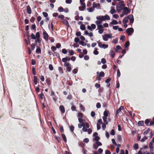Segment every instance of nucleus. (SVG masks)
Instances as JSON below:
<instances>
[{
	"label": "nucleus",
	"instance_id": "obj_7",
	"mask_svg": "<svg viewBox=\"0 0 154 154\" xmlns=\"http://www.w3.org/2000/svg\"><path fill=\"white\" fill-rule=\"evenodd\" d=\"M149 147L150 148V153H153V149L154 147L153 146L152 143V142H150L149 143Z\"/></svg>",
	"mask_w": 154,
	"mask_h": 154
},
{
	"label": "nucleus",
	"instance_id": "obj_10",
	"mask_svg": "<svg viewBox=\"0 0 154 154\" xmlns=\"http://www.w3.org/2000/svg\"><path fill=\"white\" fill-rule=\"evenodd\" d=\"M59 109L61 111L62 114L64 113L65 112V109L63 105H60L59 106Z\"/></svg>",
	"mask_w": 154,
	"mask_h": 154
},
{
	"label": "nucleus",
	"instance_id": "obj_1",
	"mask_svg": "<svg viewBox=\"0 0 154 154\" xmlns=\"http://www.w3.org/2000/svg\"><path fill=\"white\" fill-rule=\"evenodd\" d=\"M124 109V106H121L120 107L116 110V116H119V115L121 114H123V113L122 111V109Z\"/></svg>",
	"mask_w": 154,
	"mask_h": 154
},
{
	"label": "nucleus",
	"instance_id": "obj_16",
	"mask_svg": "<svg viewBox=\"0 0 154 154\" xmlns=\"http://www.w3.org/2000/svg\"><path fill=\"white\" fill-rule=\"evenodd\" d=\"M36 52L37 54H39L41 53V49L38 46L37 47Z\"/></svg>",
	"mask_w": 154,
	"mask_h": 154
},
{
	"label": "nucleus",
	"instance_id": "obj_44",
	"mask_svg": "<svg viewBox=\"0 0 154 154\" xmlns=\"http://www.w3.org/2000/svg\"><path fill=\"white\" fill-rule=\"evenodd\" d=\"M69 128L70 130L72 132H73L74 129V127L73 125H72L71 126H69Z\"/></svg>",
	"mask_w": 154,
	"mask_h": 154
},
{
	"label": "nucleus",
	"instance_id": "obj_48",
	"mask_svg": "<svg viewBox=\"0 0 154 154\" xmlns=\"http://www.w3.org/2000/svg\"><path fill=\"white\" fill-rule=\"evenodd\" d=\"M52 98L54 100L56 101L57 100V97L56 96L55 94L54 95L52 96Z\"/></svg>",
	"mask_w": 154,
	"mask_h": 154
},
{
	"label": "nucleus",
	"instance_id": "obj_64",
	"mask_svg": "<svg viewBox=\"0 0 154 154\" xmlns=\"http://www.w3.org/2000/svg\"><path fill=\"white\" fill-rule=\"evenodd\" d=\"M101 62L102 63L104 64L106 63V59L105 58H102L101 59Z\"/></svg>",
	"mask_w": 154,
	"mask_h": 154
},
{
	"label": "nucleus",
	"instance_id": "obj_15",
	"mask_svg": "<svg viewBox=\"0 0 154 154\" xmlns=\"http://www.w3.org/2000/svg\"><path fill=\"white\" fill-rule=\"evenodd\" d=\"M110 57H112V58H114L115 55L114 51L112 50H111L110 51Z\"/></svg>",
	"mask_w": 154,
	"mask_h": 154
},
{
	"label": "nucleus",
	"instance_id": "obj_27",
	"mask_svg": "<svg viewBox=\"0 0 154 154\" xmlns=\"http://www.w3.org/2000/svg\"><path fill=\"white\" fill-rule=\"evenodd\" d=\"M80 29L82 30H84L85 29V25L82 24L80 26Z\"/></svg>",
	"mask_w": 154,
	"mask_h": 154
},
{
	"label": "nucleus",
	"instance_id": "obj_59",
	"mask_svg": "<svg viewBox=\"0 0 154 154\" xmlns=\"http://www.w3.org/2000/svg\"><path fill=\"white\" fill-rule=\"evenodd\" d=\"M35 20V18L33 17H32L30 19V21L31 22L33 23L34 22Z\"/></svg>",
	"mask_w": 154,
	"mask_h": 154
},
{
	"label": "nucleus",
	"instance_id": "obj_13",
	"mask_svg": "<svg viewBox=\"0 0 154 154\" xmlns=\"http://www.w3.org/2000/svg\"><path fill=\"white\" fill-rule=\"evenodd\" d=\"M97 74L98 76H99L101 77H103L104 75V73L103 72H101L100 73L99 72H97Z\"/></svg>",
	"mask_w": 154,
	"mask_h": 154
},
{
	"label": "nucleus",
	"instance_id": "obj_28",
	"mask_svg": "<svg viewBox=\"0 0 154 154\" xmlns=\"http://www.w3.org/2000/svg\"><path fill=\"white\" fill-rule=\"evenodd\" d=\"M77 117L79 118H83V115L82 113L79 112L78 113Z\"/></svg>",
	"mask_w": 154,
	"mask_h": 154
},
{
	"label": "nucleus",
	"instance_id": "obj_38",
	"mask_svg": "<svg viewBox=\"0 0 154 154\" xmlns=\"http://www.w3.org/2000/svg\"><path fill=\"white\" fill-rule=\"evenodd\" d=\"M118 22L116 20H114L112 21L111 23L112 24H118Z\"/></svg>",
	"mask_w": 154,
	"mask_h": 154
},
{
	"label": "nucleus",
	"instance_id": "obj_62",
	"mask_svg": "<svg viewBox=\"0 0 154 154\" xmlns=\"http://www.w3.org/2000/svg\"><path fill=\"white\" fill-rule=\"evenodd\" d=\"M61 45L60 43H57L56 45V47L57 48H59L61 47Z\"/></svg>",
	"mask_w": 154,
	"mask_h": 154
},
{
	"label": "nucleus",
	"instance_id": "obj_18",
	"mask_svg": "<svg viewBox=\"0 0 154 154\" xmlns=\"http://www.w3.org/2000/svg\"><path fill=\"white\" fill-rule=\"evenodd\" d=\"M150 122V119H147L145 120V123L147 126H149Z\"/></svg>",
	"mask_w": 154,
	"mask_h": 154
},
{
	"label": "nucleus",
	"instance_id": "obj_4",
	"mask_svg": "<svg viewBox=\"0 0 154 154\" xmlns=\"http://www.w3.org/2000/svg\"><path fill=\"white\" fill-rule=\"evenodd\" d=\"M64 66L66 67V69L68 72H70L71 71L72 68L71 67V65L70 63H66Z\"/></svg>",
	"mask_w": 154,
	"mask_h": 154
},
{
	"label": "nucleus",
	"instance_id": "obj_12",
	"mask_svg": "<svg viewBox=\"0 0 154 154\" xmlns=\"http://www.w3.org/2000/svg\"><path fill=\"white\" fill-rule=\"evenodd\" d=\"M109 114V111L108 110H105L104 112V116L103 117L107 118Z\"/></svg>",
	"mask_w": 154,
	"mask_h": 154
},
{
	"label": "nucleus",
	"instance_id": "obj_37",
	"mask_svg": "<svg viewBox=\"0 0 154 154\" xmlns=\"http://www.w3.org/2000/svg\"><path fill=\"white\" fill-rule=\"evenodd\" d=\"M79 38L75 37L74 39V42L76 43H78V42H79Z\"/></svg>",
	"mask_w": 154,
	"mask_h": 154
},
{
	"label": "nucleus",
	"instance_id": "obj_20",
	"mask_svg": "<svg viewBox=\"0 0 154 154\" xmlns=\"http://www.w3.org/2000/svg\"><path fill=\"white\" fill-rule=\"evenodd\" d=\"M34 83L35 85H36L38 83V80L37 77L36 76H34L33 77ZM39 80V79H38Z\"/></svg>",
	"mask_w": 154,
	"mask_h": 154
},
{
	"label": "nucleus",
	"instance_id": "obj_42",
	"mask_svg": "<svg viewBox=\"0 0 154 154\" xmlns=\"http://www.w3.org/2000/svg\"><path fill=\"white\" fill-rule=\"evenodd\" d=\"M79 105V107L83 111H84L85 109V107H84L82 105V104L81 103H80Z\"/></svg>",
	"mask_w": 154,
	"mask_h": 154
},
{
	"label": "nucleus",
	"instance_id": "obj_53",
	"mask_svg": "<svg viewBox=\"0 0 154 154\" xmlns=\"http://www.w3.org/2000/svg\"><path fill=\"white\" fill-rule=\"evenodd\" d=\"M96 143L98 146H100L102 145V143L98 141L96 142Z\"/></svg>",
	"mask_w": 154,
	"mask_h": 154
},
{
	"label": "nucleus",
	"instance_id": "obj_63",
	"mask_svg": "<svg viewBox=\"0 0 154 154\" xmlns=\"http://www.w3.org/2000/svg\"><path fill=\"white\" fill-rule=\"evenodd\" d=\"M31 37L32 39H35L36 38L35 36L33 33L31 34Z\"/></svg>",
	"mask_w": 154,
	"mask_h": 154
},
{
	"label": "nucleus",
	"instance_id": "obj_23",
	"mask_svg": "<svg viewBox=\"0 0 154 154\" xmlns=\"http://www.w3.org/2000/svg\"><path fill=\"white\" fill-rule=\"evenodd\" d=\"M144 122L143 121H139L138 122V126H143Z\"/></svg>",
	"mask_w": 154,
	"mask_h": 154
},
{
	"label": "nucleus",
	"instance_id": "obj_5",
	"mask_svg": "<svg viewBox=\"0 0 154 154\" xmlns=\"http://www.w3.org/2000/svg\"><path fill=\"white\" fill-rule=\"evenodd\" d=\"M81 4L82 6H79V9L80 11H83L85 8V3L82 2L81 3Z\"/></svg>",
	"mask_w": 154,
	"mask_h": 154
},
{
	"label": "nucleus",
	"instance_id": "obj_33",
	"mask_svg": "<svg viewBox=\"0 0 154 154\" xmlns=\"http://www.w3.org/2000/svg\"><path fill=\"white\" fill-rule=\"evenodd\" d=\"M107 118L103 117V122L106 125H107L108 124V122L106 120Z\"/></svg>",
	"mask_w": 154,
	"mask_h": 154
},
{
	"label": "nucleus",
	"instance_id": "obj_34",
	"mask_svg": "<svg viewBox=\"0 0 154 154\" xmlns=\"http://www.w3.org/2000/svg\"><path fill=\"white\" fill-rule=\"evenodd\" d=\"M130 44L129 42L128 41H127L125 44L124 46L125 48H127L129 46Z\"/></svg>",
	"mask_w": 154,
	"mask_h": 154
},
{
	"label": "nucleus",
	"instance_id": "obj_51",
	"mask_svg": "<svg viewBox=\"0 0 154 154\" xmlns=\"http://www.w3.org/2000/svg\"><path fill=\"white\" fill-rule=\"evenodd\" d=\"M51 49L52 51L54 52H55L54 51L56 50V47L54 46H53L51 47Z\"/></svg>",
	"mask_w": 154,
	"mask_h": 154
},
{
	"label": "nucleus",
	"instance_id": "obj_54",
	"mask_svg": "<svg viewBox=\"0 0 154 154\" xmlns=\"http://www.w3.org/2000/svg\"><path fill=\"white\" fill-rule=\"evenodd\" d=\"M35 44H34V43H32L31 45V49L32 50H33L35 48Z\"/></svg>",
	"mask_w": 154,
	"mask_h": 154
},
{
	"label": "nucleus",
	"instance_id": "obj_24",
	"mask_svg": "<svg viewBox=\"0 0 154 154\" xmlns=\"http://www.w3.org/2000/svg\"><path fill=\"white\" fill-rule=\"evenodd\" d=\"M62 60L63 62L64 63V66L65 64L66 63H69L67 62V61L66 57L63 58L62 59Z\"/></svg>",
	"mask_w": 154,
	"mask_h": 154
},
{
	"label": "nucleus",
	"instance_id": "obj_41",
	"mask_svg": "<svg viewBox=\"0 0 154 154\" xmlns=\"http://www.w3.org/2000/svg\"><path fill=\"white\" fill-rule=\"evenodd\" d=\"M150 131V129L148 128L143 133V134L144 135H146Z\"/></svg>",
	"mask_w": 154,
	"mask_h": 154
},
{
	"label": "nucleus",
	"instance_id": "obj_61",
	"mask_svg": "<svg viewBox=\"0 0 154 154\" xmlns=\"http://www.w3.org/2000/svg\"><path fill=\"white\" fill-rule=\"evenodd\" d=\"M112 141L113 144L115 146H117V144L116 143L115 140L114 139H112Z\"/></svg>",
	"mask_w": 154,
	"mask_h": 154
},
{
	"label": "nucleus",
	"instance_id": "obj_3",
	"mask_svg": "<svg viewBox=\"0 0 154 154\" xmlns=\"http://www.w3.org/2000/svg\"><path fill=\"white\" fill-rule=\"evenodd\" d=\"M134 31V29L132 28H129L126 29V32L128 35H130Z\"/></svg>",
	"mask_w": 154,
	"mask_h": 154
},
{
	"label": "nucleus",
	"instance_id": "obj_14",
	"mask_svg": "<svg viewBox=\"0 0 154 154\" xmlns=\"http://www.w3.org/2000/svg\"><path fill=\"white\" fill-rule=\"evenodd\" d=\"M27 11L28 13L29 14H31L32 12V10L30 7L29 5H28L27 7Z\"/></svg>",
	"mask_w": 154,
	"mask_h": 154
},
{
	"label": "nucleus",
	"instance_id": "obj_40",
	"mask_svg": "<svg viewBox=\"0 0 154 154\" xmlns=\"http://www.w3.org/2000/svg\"><path fill=\"white\" fill-rule=\"evenodd\" d=\"M116 8L117 10L118 11H120L122 10V8L120 6H119L118 5H117L116 6Z\"/></svg>",
	"mask_w": 154,
	"mask_h": 154
},
{
	"label": "nucleus",
	"instance_id": "obj_45",
	"mask_svg": "<svg viewBox=\"0 0 154 154\" xmlns=\"http://www.w3.org/2000/svg\"><path fill=\"white\" fill-rule=\"evenodd\" d=\"M97 20H99L100 21H102V16H101V17L100 16H97Z\"/></svg>",
	"mask_w": 154,
	"mask_h": 154
},
{
	"label": "nucleus",
	"instance_id": "obj_8",
	"mask_svg": "<svg viewBox=\"0 0 154 154\" xmlns=\"http://www.w3.org/2000/svg\"><path fill=\"white\" fill-rule=\"evenodd\" d=\"M128 18L130 20V23H132L134 21V18L133 16L132 15H129L128 16Z\"/></svg>",
	"mask_w": 154,
	"mask_h": 154
},
{
	"label": "nucleus",
	"instance_id": "obj_36",
	"mask_svg": "<svg viewBox=\"0 0 154 154\" xmlns=\"http://www.w3.org/2000/svg\"><path fill=\"white\" fill-rule=\"evenodd\" d=\"M58 10L60 12H62L64 11V9L62 7H60L58 8Z\"/></svg>",
	"mask_w": 154,
	"mask_h": 154
},
{
	"label": "nucleus",
	"instance_id": "obj_50",
	"mask_svg": "<svg viewBox=\"0 0 154 154\" xmlns=\"http://www.w3.org/2000/svg\"><path fill=\"white\" fill-rule=\"evenodd\" d=\"M105 34L108 38H112V35L111 34V33L106 34Z\"/></svg>",
	"mask_w": 154,
	"mask_h": 154
},
{
	"label": "nucleus",
	"instance_id": "obj_60",
	"mask_svg": "<svg viewBox=\"0 0 154 154\" xmlns=\"http://www.w3.org/2000/svg\"><path fill=\"white\" fill-rule=\"evenodd\" d=\"M39 95L41 99H43V97L44 96V94L42 92L39 94Z\"/></svg>",
	"mask_w": 154,
	"mask_h": 154
},
{
	"label": "nucleus",
	"instance_id": "obj_9",
	"mask_svg": "<svg viewBox=\"0 0 154 154\" xmlns=\"http://www.w3.org/2000/svg\"><path fill=\"white\" fill-rule=\"evenodd\" d=\"M102 21L105 20H109L110 19L109 16L107 15H106L104 16H102Z\"/></svg>",
	"mask_w": 154,
	"mask_h": 154
},
{
	"label": "nucleus",
	"instance_id": "obj_25",
	"mask_svg": "<svg viewBox=\"0 0 154 154\" xmlns=\"http://www.w3.org/2000/svg\"><path fill=\"white\" fill-rule=\"evenodd\" d=\"M87 10L88 12H91L93 11H94V9L93 8L90 7L89 8H87Z\"/></svg>",
	"mask_w": 154,
	"mask_h": 154
},
{
	"label": "nucleus",
	"instance_id": "obj_58",
	"mask_svg": "<svg viewBox=\"0 0 154 154\" xmlns=\"http://www.w3.org/2000/svg\"><path fill=\"white\" fill-rule=\"evenodd\" d=\"M32 64V65H34L36 64V60L34 59H32L31 60Z\"/></svg>",
	"mask_w": 154,
	"mask_h": 154
},
{
	"label": "nucleus",
	"instance_id": "obj_22",
	"mask_svg": "<svg viewBox=\"0 0 154 154\" xmlns=\"http://www.w3.org/2000/svg\"><path fill=\"white\" fill-rule=\"evenodd\" d=\"M128 18L127 17L124 18L123 20V22L124 24L127 23L128 22Z\"/></svg>",
	"mask_w": 154,
	"mask_h": 154
},
{
	"label": "nucleus",
	"instance_id": "obj_56",
	"mask_svg": "<svg viewBox=\"0 0 154 154\" xmlns=\"http://www.w3.org/2000/svg\"><path fill=\"white\" fill-rule=\"evenodd\" d=\"M71 109L72 111H76V108L75 106H72L71 107Z\"/></svg>",
	"mask_w": 154,
	"mask_h": 154
},
{
	"label": "nucleus",
	"instance_id": "obj_30",
	"mask_svg": "<svg viewBox=\"0 0 154 154\" xmlns=\"http://www.w3.org/2000/svg\"><path fill=\"white\" fill-rule=\"evenodd\" d=\"M59 71V72L63 74V67H59L58 68Z\"/></svg>",
	"mask_w": 154,
	"mask_h": 154
},
{
	"label": "nucleus",
	"instance_id": "obj_43",
	"mask_svg": "<svg viewBox=\"0 0 154 154\" xmlns=\"http://www.w3.org/2000/svg\"><path fill=\"white\" fill-rule=\"evenodd\" d=\"M67 51L66 49H63L62 50V53L63 54H65L67 53Z\"/></svg>",
	"mask_w": 154,
	"mask_h": 154
},
{
	"label": "nucleus",
	"instance_id": "obj_31",
	"mask_svg": "<svg viewBox=\"0 0 154 154\" xmlns=\"http://www.w3.org/2000/svg\"><path fill=\"white\" fill-rule=\"evenodd\" d=\"M95 50L94 51V54L95 55H97L99 54V52L97 51L98 49L97 48H95Z\"/></svg>",
	"mask_w": 154,
	"mask_h": 154
},
{
	"label": "nucleus",
	"instance_id": "obj_55",
	"mask_svg": "<svg viewBox=\"0 0 154 154\" xmlns=\"http://www.w3.org/2000/svg\"><path fill=\"white\" fill-rule=\"evenodd\" d=\"M110 12L113 14L116 12V10L114 9H112L110 11Z\"/></svg>",
	"mask_w": 154,
	"mask_h": 154
},
{
	"label": "nucleus",
	"instance_id": "obj_57",
	"mask_svg": "<svg viewBox=\"0 0 154 154\" xmlns=\"http://www.w3.org/2000/svg\"><path fill=\"white\" fill-rule=\"evenodd\" d=\"M55 139L58 142H60L61 140V138L59 137L55 136Z\"/></svg>",
	"mask_w": 154,
	"mask_h": 154
},
{
	"label": "nucleus",
	"instance_id": "obj_46",
	"mask_svg": "<svg viewBox=\"0 0 154 154\" xmlns=\"http://www.w3.org/2000/svg\"><path fill=\"white\" fill-rule=\"evenodd\" d=\"M134 148L135 149H137L138 148V145L137 143H135L133 146Z\"/></svg>",
	"mask_w": 154,
	"mask_h": 154
},
{
	"label": "nucleus",
	"instance_id": "obj_39",
	"mask_svg": "<svg viewBox=\"0 0 154 154\" xmlns=\"http://www.w3.org/2000/svg\"><path fill=\"white\" fill-rule=\"evenodd\" d=\"M54 53L55 54V56H56L58 58L60 59V54L58 53L55 52Z\"/></svg>",
	"mask_w": 154,
	"mask_h": 154
},
{
	"label": "nucleus",
	"instance_id": "obj_29",
	"mask_svg": "<svg viewBox=\"0 0 154 154\" xmlns=\"http://www.w3.org/2000/svg\"><path fill=\"white\" fill-rule=\"evenodd\" d=\"M62 136L64 141L65 142H66L67 141V139L65 135L64 134H62Z\"/></svg>",
	"mask_w": 154,
	"mask_h": 154
},
{
	"label": "nucleus",
	"instance_id": "obj_52",
	"mask_svg": "<svg viewBox=\"0 0 154 154\" xmlns=\"http://www.w3.org/2000/svg\"><path fill=\"white\" fill-rule=\"evenodd\" d=\"M102 125V129L103 130H104L106 128V124H105L104 123V124H103Z\"/></svg>",
	"mask_w": 154,
	"mask_h": 154
},
{
	"label": "nucleus",
	"instance_id": "obj_49",
	"mask_svg": "<svg viewBox=\"0 0 154 154\" xmlns=\"http://www.w3.org/2000/svg\"><path fill=\"white\" fill-rule=\"evenodd\" d=\"M79 43L83 46H85L86 45V44L83 41H80L79 42Z\"/></svg>",
	"mask_w": 154,
	"mask_h": 154
},
{
	"label": "nucleus",
	"instance_id": "obj_35",
	"mask_svg": "<svg viewBox=\"0 0 154 154\" xmlns=\"http://www.w3.org/2000/svg\"><path fill=\"white\" fill-rule=\"evenodd\" d=\"M103 40L105 41H107L108 40V38L106 36V34H105L103 36Z\"/></svg>",
	"mask_w": 154,
	"mask_h": 154
},
{
	"label": "nucleus",
	"instance_id": "obj_26",
	"mask_svg": "<svg viewBox=\"0 0 154 154\" xmlns=\"http://www.w3.org/2000/svg\"><path fill=\"white\" fill-rule=\"evenodd\" d=\"M117 139L119 142H121L122 140V136L120 135H119L117 136Z\"/></svg>",
	"mask_w": 154,
	"mask_h": 154
},
{
	"label": "nucleus",
	"instance_id": "obj_17",
	"mask_svg": "<svg viewBox=\"0 0 154 154\" xmlns=\"http://www.w3.org/2000/svg\"><path fill=\"white\" fill-rule=\"evenodd\" d=\"M63 23H64L65 25L67 26V27H69V24L68 22V21L65 19H63Z\"/></svg>",
	"mask_w": 154,
	"mask_h": 154
},
{
	"label": "nucleus",
	"instance_id": "obj_2",
	"mask_svg": "<svg viewBox=\"0 0 154 154\" xmlns=\"http://www.w3.org/2000/svg\"><path fill=\"white\" fill-rule=\"evenodd\" d=\"M97 43L98 44L99 46L101 48H103L104 49L107 48L108 47V45H105L101 43L100 41L97 42Z\"/></svg>",
	"mask_w": 154,
	"mask_h": 154
},
{
	"label": "nucleus",
	"instance_id": "obj_6",
	"mask_svg": "<svg viewBox=\"0 0 154 154\" xmlns=\"http://www.w3.org/2000/svg\"><path fill=\"white\" fill-rule=\"evenodd\" d=\"M43 35H44V38L46 41H48V35L47 32L45 31H44L43 32Z\"/></svg>",
	"mask_w": 154,
	"mask_h": 154
},
{
	"label": "nucleus",
	"instance_id": "obj_21",
	"mask_svg": "<svg viewBox=\"0 0 154 154\" xmlns=\"http://www.w3.org/2000/svg\"><path fill=\"white\" fill-rule=\"evenodd\" d=\"M67 51L70 55L72 56L74 54V53L73 50L68 49Z\"/></svg>",
	"mask_w": 154,
	"mask_h": 154
},
{
	"label": "nucleus",
	"instance_id": "obj_32",
	"mask_svg": "<svg viewBox=\"0 0 154 154\" xmlns=\"http://www.w3.org/2000/svg\"><path fill=\"white\" fill-rule=\"evenodd\" d=\"M32 73L33 75H36V71H35V69L34 66H33L32 67Z\"/></svg>",
	"mask_w": 154,
	"mask_h": 154
},
{
	"label": "nucleus",
	"instance_id": "obj_47",
	"mask_svg": "<svg viewBox=\"0 0 154 154\" xmlns=\"http://www.w3.org/2000/svg\"><path fill=\"white\" fill-rule=\"evenodd\" d=\"M49 69L50 70H52L53 69V67L52 65L51 64H50L49 65Z\"/></svg>",
	"mask_w": 154,
	"mask_h": 154
},
{
	"label": "nucleus",
	"instance_id": "obj_19",
	"mask_svg": "<svg viewBox=\"0 0 154 154\" xmlns=\"http://www.w3.org/2000/svg\"><path fill=\"white\" fill-rule=\"evenodd\" d=\"M122 49L121 47L119 45H117L116 46V52H119L120 51V50Z\"/></svg>",
	"mask_w": 154,
	"mask_h": 154
},
{
	"label": "nucleus",
	"instance_id": "obj_11",
	"mask_svg": "<svg viewBox=\"0 0 154 154\" xmlns=\"http://www.w3.org/2000/svg\"><path fill=\"white\" fill-rule=\"evenodd\" d=\"M123 11H124V13L126 14H128L130 11V10H129L127 7H125L123 8Z\"/></svg>",
	"mask_w": 154,
	"mask_h": 154
}]
</instances>
